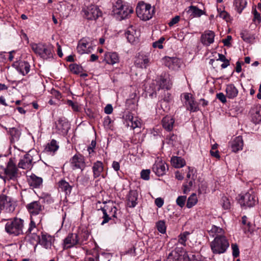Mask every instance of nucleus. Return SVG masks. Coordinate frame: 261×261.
I'll use <instances>...</instances> for the list:
<instances>
[{
  "mask_svg": "<svg viewBox=\"0 0 261 261\" xmlns=\"http://www.w3.org/2000/svg\"><path fill=\"white\" fill-rule=\"evenodd\" d=\"M240 35L242 39L247 43L252 42L255 39L254 36L250 34L247 31H243L240 34Z\"/></svg>",
  "mask_w": 261,
  "mask_h": 261,
  "instance_id": "obj_45",
  "label": "nucleus"
},
{
  "mask_svg": "<svg viewBox=\"0 0 261 261\" xmlns=\"http://www.w3.org/2000/svg\"><path fill=\"white\" fill-rule=\"evenodd\" d=\"M101 209L103 214L101 218L102 219L101 222V225H103L110 221L117 218V208L113 201H109L105 202L104 206Z\"/></svg>",
  "mask_w": 261,
  "mask_h": 261,
  "instance_id": "obj_5",
  "label": "nucleus"
},
{
  "mask_svg": "<svg viewBox=\"0 0 261 261\" xmlns=\"http://www.w3.org/2000/svg\"><path fill=\"white\" fill-rule=\"evenodd\" d=\"M92 170L94 178H97L100 176L105 178V176L103 174L104 166L101 161H97L94 162L93 164Z\"/></svg>",
  "mask_w": 261,
  "mask_h": 261,
  "instance_id": "obj_24",
  "label": "nucleus"
},
{
  "mask_svg": "<svg viewBox=\"0 0 261 261\" xmlns=\"http://www.w3.org/2000/svg\"><path fill=\"white\" fill-rule=\"evenodd\" d=\"M76 49L81 55L91 53L93 49L91 40L88 38H83L81 39L79 42Z\"/></svg>",
  "mask_w": 261,
  "mask_h": 261,
  "instance_id": "obj_13",
  "label": "nucleus"
},
{
  "mask_svg": "<svg viewBox=\"0 0 261 261\" xmlns=\"http://www.w3.org/2000/svg\"><path fill=\"white\" fill-rule=\"evenodd\" d=\"M26 208L30 215V223L29 224V230L31 231L36 227H40L43 216L41 212L44 210V206L38 201H33L26 205Z\"/></svg>",
  "mask_w": 261,
  "mask_h": 261,
  "instance_id": "obj_1",
  "label": "nucleus"
},
{
  "mask_svg": "<svg viewBox=\"0 0 261 261\" xmlns=\"http://www.w3.org/2000/svg\"><path fill=\"white\" fill-rule=\"evenodd\" d=\"M152 171L158 176L165 175L168 170L167 164L162 158L158 157L152 167Z\"/></svg>",
  "mask_w": 261,
  "mask_h": 261,
  "instance_id": "obj_12",
  "label": "nucleus"
},
{
  "mask_svg": "<svg viewBox=\"0 0 261 261\" xmlns=\"http://www.w3.org/2000/svg\"><path fill=\"white\" fill-rule=\"evenodd\" d=\"M229 246V244L226 237L215 238L210 244L211 250L214 254L225 253Z\"/></svg>",
  "mask_w": 261,
  "mask_h": 261,
  "instance_id": "obj_8",
  "label": "nucleus"
},
{
  "mask_svg": "<svg viewBox=\"0 0 261 261\" xmlns=\"http://www.w3.org/2000/svg\"><path fill=\"white\" fill-rule=\"evenodd\" d=\"M31 46L33 51L43 59L47 60L53 57L54 48L50 44L32 43Z\"/></svg>",
  "mask_w": 261,
  "mask_h": 261,
  "instance_id": "obj_4",
  "label": "nucleus"
},
{
  "mask_svg": "<svg viewBox=\"0 0 261 261\" xmlns=\"http://www.w3.org/2000/svg\"><path fill=\"white\" fill-rule=\"evenodd\" d=\"M125 123L127 126L132 129L140 127L141 126V120L136 116H134L132 113L127 114L125 116Z\"/></svg>",
  "mask_w": 261,
  "mask_h": 261,
  "instance_id": "obj_22",
  "label": "nucleus"
},
{
  "mask_svg": "<svg viewBox=\"0 0 261 261\" xmlns=\"http://www.w3.org/2000/svg\"><path fill=\"white\" fill-rule=\"evenodd\" d=\"M150 63L149 56L142 53H139L135 60V65L139 68H146Z\"/></svg>",
  "mask_w": 261,
  "mask_h": 261,
  "instance_id": "obj_21",
  "label": "nucleus"
},
{
  "mask_svg": "<svg viewBox=\"0 0 261 261\" xmlns=\"http://www.w3.org/2000/svg\"><path fill=\"white\" fill-rule=\"evenodd\" d=\"M8 133L9 135V140L11 144H14L19 140L21 132L18 129L15 127L11 128L9 129Z\"/></svg>",
  "mask_w": 261,
  "mask_h": 261,
  "instance_id": "obj_30",
  "label": "nucleus"
},
{
  "mask_svg": "<svg viewBox=\"0 0 261 261\" xmlns=\"http://www.w3.org/2000/svg\"><path fill=\"white\" fill-rule=\"evenodd\" d=\"M229 145L231 151L233 152H237L243 149L244 142L242 136H238L233 139L230 142Z\"/></svg>",
  "mask_w": 261,
  "mask_h": 261,
  "instance_id": "obj_25",
  "label": "nucleus"
},
{
  "mask_svg": "<svg viewBox=\"0 0 261 261\" xmlns=\"http://www.w3.org/2000/svg\"><path fill=\"white\" fill-rule=\"evenodd\" d=\"M27 180L30 186L35 188H39L42 186L43 181L41 177L37 176L34 174L27 176Z\"/></svg>",
  "mask_w": 261,
  "mask_h": 261,
  "instance_id": "obj_28",
  "label": "nucleus"
},
{
  "mask_svg": "<svg viewBox=\"0 0 261 261\" xmlns=\"http://www.w3.org/2000/svg\"><path fill=\"white\" fill-rule=\"evenodd\" d=\"M186 175V182L182 186L183 193H188L194 184L196 178L195 170L194 168L188 167Z\"/></svg>",
  "mask_w": 261,
  "mask_h": 261,
  "instance_id": "obj_11",
  "label": "nucleus"
},
{
  "mask_svg": "<svg viewBox=\"0 0 261 261\" xmlns=\"http://www.w3.org/2000/svg\"><path fill=\"white\" fill-rule=\"evenodd\" d=\"M156 226L159 231L162 233H165L166 231L165 223L163 221H159L156 223Z\"/></svg>",
  "mask_w": 261,
  "mask_h": 261,
  "instance_id": "obj_53",
  "label": "nucleus"
},
{
  "mask_svg": "<svg viewBox=\"0 0 261 261\" xmlns=\"http://www.w3.org/2000/svg\"><path fill=\"white\" fill-rule=\"evenodd\" d=\"M150 171L149 169L143 170L141 172V178L144 180H148L149 179V175Z\"/></svg>",
  "mask_w": 261,
  "mask_h": 261,
  "instance_id": "obj_59",
  "label": "nucleus"
},
{
  "mask_svg": "<svg viewBox=\"0 0 261 261\" xmlns=\"http://www.w3.org/2000/svg\"><path fill=\"white\" fill-rule=\"evenodd\" d=\"M125 6L121 0H117L113 5V12L117 15Z\"/></svg>",
  "mask_w": 261,
  "mask_h": 261,
  "instance_id": "obj_44",
  "label": "nucleus"
},
{
  "mask_svg": "<svg viewBox=\"0 0 261 261\" xmlns=\"http://www.w3.org/2000/svg\"><path fill=\"white\" fill-rule=\"evenodd\" d=\"M225 233V230L215 225H213L209 231L210 235L214 238L226 237Z\"/></svg>",
  "mask_w": 261,
  "mask_h": 261,
  "instance_id": "obj_34",
  "label": "nucleus"
},
{
  "mask_svg": "<svg viewBox=\"0 0 261 261\" xmlns=\"http://www.w3.org/2000/svg\"><path fill=\"white\" fill-rule=\"evenodd\" d=\"M7 222L5 224V231L10 235L19 236L23 233V223L22 219L18 218L13 219H2L1 221Z\"/></svg>",
  "mask_w": 261,
  "mask_h": 261,
  "instance_id": "obj_3",
  "label": "nucleus"
},
{
  "mask_svg": "<svg viewBox=\"0 0 261 261\" xmlns=\"http://www.w3.org/2000/svg\"><path fill=\"white\" fill-rule=\"evenodd\" d=\"M180 20V16H176L173 18L171 19V20L168 22V25L169 27H172L174 24H177Z\"/></svg>",
  "mask_w": 261,
  "mask_h": 261,
  "instance_id": "obj_60",
  "label": "nucleus"
},
{
  "mask_svg": "<svg viewBox=\"0 0 261 261\" xmlns=\"http://www.w3.org/2000/svg\"><path fill=\"white\" fill-rule=\"evenodd\" d=\"M59 147L57 142L55 140L53 139L45 145L44 152L48 154L54 155L55 152L58 150Z\"/></svg>",
  "mask_w": 261,
  "mask_h": 261,
  "instance_id": "obj_29",
  "label": "nucleus"
},
{
  "mask_svg": "<svg viewBox=\"0 0 261 261\" xmlns=\"http://www.w3.org/2000/svg\"><path fill=\"white\" fill-rule=\"evenodd\" d=\"M67 104L71 107L74 111L79 112L81 110V107L76 102H73L71 100H68L67 101Z\"/></svg>",
  "mask_w": 261,
  "mask_h": 261,
  "instance_id": "obj_56",
  "label": "nucleus"
},
{
  "mask_svg": "<svg viewBox=\"0 0 261 261\" xmlns=\"http://www.w3.org/2000/svg\"><path fill=\"white\" fill-rule=\"evenodd\" d=\"M134 12L133 7L129 5H126L121 11L117 15L121 19H125L128 17Z\"/></svg>",
  "mask_w": 261,
  "mask_h": 261,
  "instance_id": "obj_38",
  "label": "nucleus"
},
{
  "mask_svg": "<svg viewBox=\"0 0 261 261\" xmlns=\"http://www.w3.org/2000/svg\"><path fill=\"white\" fill-rule=\"evenodd\" d=\"M185 106L187 109L191 112H197L199 110L198 105L197 103L194 100V98L191 99L190 101L186 102Z\"/></svg>",
  "mask_w": 261,
  "mask_h": 261,
  "instance_id": "obj_43",
  "label": "nucleus"
},
{
  "mask_svg": "<svg viewBox=\"0 0 261 261\" xmlns=\"http://www.w3.org/2000/svg\"><path fill=\"white\" fill-rule=\"evenodd\" d=\"M231 247L232 250V255L234 257H237L239 256L240 251L239 247L237 244H232Z\"/></svg>",
  "mask_w": 261,
  "mask_h": 261,
  "instance_id": "obj_58",
  "label": "nucleus"
},
{
  "mask_svg": "<svg viewBox=\"0 0 261 261\" xmlns=\"http://www.w3.org/2000/svg\"><path fill=\"white\" fill-rule=\"evenodd\" d=\"M98 261H110L111 255L109 253H102L100 255L96 254Z\"/></svg>",
  "mask_w": 261,
  "mask_h": 261,
  "instance_id": "obj_52",
  "label": "nucleus"
},
{
  "mask_svg": "<svg viewBox=\"0 0 261 261\" xmlns=\"http://www.w3.org/2000/svg\"><path fill=\"white\" fill-rule=\"evenodd\" d=\"M163 60L165 66L173 70L179 69L182 64L181 60L176 57H165Z\"/></svg>",
  "mask_w": 261,
  "mask_h": 261,
  "instance_id": "obj_18",
  "label": "nucleus"
},
{
  "mask_svg": "<svg viewBox=\"0 0 261 261\" xmlns=\"http://www.w3.org/2000/svg\"><path fill=\"white\" fill-rule=\"evenodd\" d=\"M226 96H225L223 93L220 92L219 93H217L216 95V97L217 99H218L221 102H222L223 103H225L226 102Z\"/></svg>",
  "mask_w": 261,
  "mask_h": 261,
  "instance_id": "obj_61",
  "label": "nucleus"
},
{
  "mask_svg": "<svg viewBox=\"0 0 261 261\" xmlns=\"http://www.w3.org/2000/svg\"><path fill=\"white\" fill-rule=\"evenodd\" d=\"M17 69L20 73L22 75H25L29 72L30 70V65L28 62H21L19 64Z\"/></svg>",
  "mask_w": 261,
  "mask_h": 261,
  "instance_id": "obj_42",
  "label": "nucleus"
},
{
  "mask_svg": "<svg viewBox=\"0 0 261 261\" xmlns=\"http://www.w3.org/2000/svg\"><path fill=\"white\" fill-rule=\"evenodd\" d=\"M136 11L138 17L143 20L150 19L154 13V9L151 6L143 2L138 3Z\"/></svg>",
  "mask_w": 261,
  "mask_h": 261,
  "instance_id": "obj_7",
  "label": "nucleus"
},
{
  "mask_svg": "<svg viewBox=\"0 0 261 261\" xmlns=\"http://www.w3.org/2000/svg\"><path fill=\"white\" fill-rule=\"evenodd\" d=\"M70 70L71 72L75 74H79L82 72L83 68L81 66L76 64H73L69 66Z\"/></svg>",
  "mask_w": 261,
  "mask_h": 261,
  "instance_id": "obj_49",
  "label": "nucleus"
},
{
  "mask_svg": "<svg viewBox=\"0 0 261 261\" xmlns=\"http://www.w3.org/2000/svg\"><path fill=\"white\" fill-rule=\"evenodd\" d=\"M120 57L118 54L114 51L105 53L103 61L108 64L113 65L119 62Z\"/></svg>",
  "mask_w": 261,
  "mask_h": 261,
  "instance_id": "obj_23",
  "label": "nucleus"
},
{
  "mask_svg": "<svg viewBox=\"0 0 261 261\" xmlns=\"http://www.w3.org/2000/svg\"><path fill=\"white\" fill-rule=\"evenodd\" d=\"M252 121L254 123L261 122V105L254 106L250 111Z\"/></svg>",
  "mask_w": 261,
  "mask_h": 261,
  "instance_id": "obj_26",
  "label": "nucleus"
},
{
  "mask_svg": "<svg viewBox=\"0 0 261 261\" xmlns=\"http://www.w3.org/2000/svg\"><path fill=\"white\" fill-rule=\"evenodd\" d=\"M112 122V120L109 116H107L103 121V125L107 128H110V124Z\"/></svg>",
  "mask_w": 261,
  "mask_h": 261,
  "instance_id": "obj_64",
  "label": "nucleus"
},
{
  "mask_svg": "<svg viewBox=\"0 0 261 261\" xmlns=\"http://www.w3.org/2000/svg\"><path fill=\"white\" fill-rule=\"evenodd\" d=\"M171 163L176 168H182L186 165L185 160L179 156H173L171 159Z\"/></svg>",
  "mask_w": 261,
  "mask_h": 261,
  "instance_id": "obj_39",
  "label": "nucleus"
},
{
  "mask_svg": "<svg viewBox=\"0 0 261 261\" xmlns=\"http://www.w3.org/2000/svg\"><path fill=\"white\" fill-rule=\"evenodd\" d=\"M186 200V196H179L176 199V203L180 207L182 208L185 205Z\"/></svg>",
  "mask_w": 261,
  "mask_h": 261,
  "instance_id": "obj_55",
  "label": "nucleus"
},
{
  "mask_svg": "<svg viewBox=\"0 0 261 261\" xmlns=\"http://www.w3.org/2000/svg\"><path fill=\"white\" fill-rule=\"evenodd\" d=\"M166 261H200L194 255L190 258L187 254L180 255L176 251H173L168 255Z\"/></svg>",
  "mask_w": 261,
  "mask_h": 261,
  "instance_id": "obj_16",
  "label": "nucleus"
},
{
  "mask_svg": "<svg viewBox=\"0 0 261 261\" xmlns=\"http://www.w3.org/2000/svg\"><path fill=\"white\" fill-rule=\"evenodd\" d=\"M190 233L188 231H185L183 233H180L178 236V242L186 246V241L189 238Z\"/></svg>",
  "mask_w": 261,
  "mask_h": 261,
  "instance_id": "obj_48",
  "label": "nucleus"
},
{
  "mask_svg": "<svg viewBox=\"0 0 261 261\" xmlns=\"http://www.w3.org/2000/svg\"><path fill=\"white\" fill-rule=\"evenodd\" d=\"M0 209L6 213L13 212L15 210V204L12 198L4 195L0 196Z\"/></svg>",
  "mask_w": 261,
  "mask_h": 261,
  "instance_id": "obj_14",
  "label": "nucleus"
},
{
  "mask_svg": "<svg viewBox=\"0 0 261 261\" xmlns=\"http://www.w3.org/2000/svg\"><path fill=\"white\" fill-rule=\"evenodd\" d=\"M59 188L62 191L64 192L66 194H70L71 192L72 186L65 180H61L58 182Z\"/></svg>",
  "mask_w": 261,
  "mask_h": 261,
  "instance_id": "obj_41",
  "label": "nucleus"
},
{
  "mask_svg": "<svg viewBox=\"0 0 261 261\" xmlns=\"http://www.w3.org/2000/svg\"><path fill=\"white\" fill-rule=\"evenodd\" d=\"M187 13L190 14V16L193 17H200L204 14L202 10L198 9L196 6H191L188 8Z\"/></svg>",
  "mask_w": 261,
  "mask_h": 261,
  "instance_id": "obj_37",
  "label": "nucleus"
},
{
  "mask_svg": "<svg viewBox=\"0 0 261 261\" xmlns=\"http://www.w3.org/2000/svg\"><path fill=\"white\" fill-rule=\"evenodd\" d=\"M225 92L227 97L229 99L234 98L238 96L239 93L238 89L232 84L226 86Z\"/></svg>",
  "mask_w": 261,
  "mask_h": 261,
  "instance_id": "obj_33",
  "label": "nucleus"
},
{
  "mask_svg": "<svg viewBox=\"0 0 261 261\" xmlns=\"http://www.w3.org/2000/svg\"><path fill=\"white\" fill-rule=\"evenodd\" d=\"M6 177L9 179L14 180L18 176L17 168L12 159H10L8 162L6 168L5 169Z\"/></svg>",
  "mask_w": 261,
  "mask_h": 261,
  "instance_id": "obj_17",
  "label": "nucleus"
},
{
  "mask_svg": "<svg viewBox=\"0 0 261 261\" xmlns=\"http://www.w3.org/2000/svg\"><path fill=\"white\" fill-rule=\"evenodd\" d=\"M215 36L214 32L212 31H205L201 35V41L203 45L208 46L214 42Z\"/></svg>",
  "mask_w": 261,
  "mask_h": 261,
  "instance_id": "obj_27",
  "label": "nucleus"
},
{
  "mask_svg": "<svg viewBox=\"0 0 261 261\" xmlns=\"http://www.w3.org/2000/svg\"><path fill=\"white\" fill-rule=\"evenodd\" d=\"M155 204L159 208L161 207L164 203V201L163 198L161 197L157 198L154 201Z\"/></svg>",
  "mask_w": 261,
  "mask_h": 261,
  "instance_id": "obj_63",
  "label": "nucleus"
},
{
  "mask_svg": "<svg viewBox=\"0 0 261 261\" xmlns=\"http://www.w3.org/2000/svg\"><path fill=\"white\" fill-rule=\"evenodd\" d=\"M218 14L217 16V18H221L225 20L226 22H229L231 20L230 17L227 12H226L225 11H220L219 9H218Z\"/></svg>",
  "mask_w": 261,
  "mask_h": 261,
  "instance_id": "obj_50",
  "label": "nucleus"
},
{
  "mask_svg": "<svg viewBox=\"0 0 261 261\" xmlns=\"http://www.w3.org/2000/svg\"><path fill=\"white\" fill-rule=\"evenodd\" d=\"M198 201V199L196 194H192L188 199L187 202V207L189 208L194 206Z\"/></svg>",
  "mask_w": 261,
  "mask_h": 261,
  "instance_id": "obj_46",
  "label": "nucleus"
},
{
  "mask_svg": "<svg viewBox=\"0 0 261 261\" xmlns=\"http://www.w3.org/2000/svg\"><path fill=\"white\" fill-rule=\"evenodd\" d=\"M33 156L30 153L25 154L19 161L18 166L20 168L30 170L32 167Z\"/></svg>",
  "mask_w": 261,
  "mask_h": 261,
  "instance_id": "obj_19",
  "label": "nucleus"
},
{
  "mask_svg": "<svg viewBox=\"0 0 261 261\" xmlns=\"http://www.w3.org/2000/svg\"><path fill=\"white\" fill-rule=\"evenodd\" d=\"M125 34L130 43H133L138 39V36L137 33L133 26L128 27Z\"/></svg>",
  "mask_w": 261,
  "mask_h": 261,
  "instance_id": "obj_31",
  "label": "nucleus"
},
{
  "mask_svg": "<svg viewBox=\"0 0 261 261\" xmlns=\"http://www.w3.org/2000/svg\"><path fill=\"white\" fill-rule=\"evenodd\" d=\"M247 4V0H234L233 6L235 10L241 14L246 8Z\"/></svg>",
  "mask_w": 261,
  "mask_h": 261,
  "instance_id": "obj_40",
  "label": "nucleus"
},
{
  "mask_svg": "<svg viewBox=\"0 0 261 261\" xmlns=\"http://www.w3.org/2000/svg\"><path fill=\"white\" fill-rule=\"evenodd\" d=\"M102 14L99 8L93 4L83 7L81 11L83 18L88 20H96L102 16Z\"/></svg>",
  "mask_w": 261,
  "mask_h": 261,
  "instance_id": "obj_6",
  "label": "nucleus"
},
{
  "mask_svg": "<svg viewBox=\"0 0 261 261\" xmlns=\"http://www.w3.org/2000/svg\"><path fill=\"white\" fill-rule=\"evenodd\" d=\"M39 227H36L31 231L28 228L27 231V235L33 243L36 242L45 249H50L55 241L54 238L46 232L40 231Z\"/></svg>",
  "mask_w": 261,
  "mask_h": 261,
  "instance_id": "obj_2",
  "label": "nucleus"
},
{
  "mask_svg": "<svg viewBox=\"0 0 261 261\" xmlns=\"http://www.w3.org/2000/svg\"><path fill=\"white\" fill-rule=\"evenodd\" d=\"M165 41V38L163 37H161L159 40L154 42L152 44V46L154 48H159L162 49L163 48V43Z\"/></svg>",
  "mask_w": 261,
  "mask_h": 261,
  "instance_id": "obj_57",
  "label": "nucleus"
},
{
  "mask_svg": "<svg viewBox=\"0 0 261 261\" xmlns=\"http://www.w3.org/2000/svg\"><path fill=\"white\" fill-rule=\"evenodd\" d=\"M174 119L171 116H166L162 119L163 127L166 130L170 131L172 129Z\"/></svg>",
  "mask_w": 261,
  "mask_h": 261,
  "instance_id": "obj_35",
  "label": "nucleus"
},
{
  "mask_svg": "<svg viewBox=\"0 0 261 261\" xmlns=\"http://www.w3.org/2000/svg\"><path fill=\"white\" fill-rule=\"evenodd\" d=\"M221 204L225 210H228L230 207V202L229 198L226 196L222 197Z\"/></svg>",
  "mask_w": 261,
  "mask_h": 261,
  "instance_id": "obj_51",
  "label": "nucleus"
},
{
  "mask_svg": "<svg viewBox=\"0 0 261 261\" xmlns=\"http://www.w3.org/2000/svg\"><path fill=\"white\" fill-rule=\"evenodd\" d=\"M252 13L253 14V18L252 21L254 22L255 24H258L260 23V22H261V17L259 13H258L257 12L256 9L253 10Z\"/></svg>",
  "mask_w": 261,
  "mask_h": 261,
  "instance_id": "obj_54",
  "label": "nucleus"
},
{
  "mask_svg": "<svg viewBox=\"0 0 261 261\" xmlns=\"http://www.w3.org/2000/svg\"><path fill=\"white\" fill-rule=\"evenodd\" d=\"M156 83L158 84L156 88L158 90L161 89L169 90L171 88L172 85L169 75L166 74L162 75L156 82Z\"/></svg>",
  "mask_w": 261,
  "mask_h": 261,
  "instance_id": "obj_20",
  "label": "nucleus"
},
{
  "mask_svg": "<svg viewBox=\"0 0 261 261\" xmlns=\"http://www.w3.org/2000/svg\"><path fill=\"white\" fill-rule=\"evenodd\" d=\"M81 240H84V244L85 243V242L89 238V233L87 231L82 232L80 234H78Z\"/></svg>",
  "mask_w": 261,
  "mask_h": 261,
  "instance_id": "obj_62",
  "label": "nucleus"
},
{
  "mask_svg": "<svg viewBox=\"0 0 261 261\" xmlns=\"http://www.w3.org/2000/svg\"><path fill=\"white\" fill-rule=\"evenodd\" d=\"M70 163L73 170L80 169L83 171L86 166L85 157L80 153L74 155L70 159Z\"/></svg>",
  "mask_w": 261,
  "mask_h": 261,
  "instance_id": "obj_15",
  "label": "nucleus"
},
{
  "mask_svg": "<svg viewBox=\"0 0 261 261\" xmlns=\"http://www.w3.org/2000/svg\"><path fill=\"white\" fill-rule=\"evenodd\" d=\"M96 141L92 140L90 145L87 147V151L88 152L89 155L88 158L91 159L93 156H94L96 154L95 151V148L96 146Z\"/></svg>",
  "mask_w": 261,
  "mask_h": 261,
  "instance_id": "obj_47",
  "label": "nucleus"
},
{
  "mask_svg": "<svg viewBox=\"0 0 261 261\" xmlns=\"http://www.w3.org/2000/svg\"><path fill=\"white\" fill-rule=\"evenodd\" d=\"M239 201L242 206L251 207L256 204L257 199L253 190L250 189L246 193L240 195Z\"/></svg>",
  "mask_w": 261,
  "mask_h": 261,
  "instance_id": "obj_9",
  "label": "nucleus"
},
{
  "mask_svg": "<svg viewBox=\"0 0 261 261\" xmlns=\"http://www.w3.org/2000/svg\"><path fill=\"white\" fill-rule=\"evenodd\" d=\"M138 196L136 191H130L127 198V205L130 207H134L137 204Z\"/></svg>",
  "mask_w": 261,
  "mask_h": 261,
  "instance_id": "obj_32",
  "label": "nucleus"
},
{
  "mask_svg": "<svg viewBox=\"0 0 261 261\" xmlns=\"http://www.w3.org/2000/svg\"><path fill=\"white\" fill-rule=\"evenodd\" d=\"M84 245V240H81L79 234L76 233H69L63 240L62 247L64 250Z\"/></svg>",
  "mask_w": 261,
  "mask_h": 261,
  "instance_id": "obj_10",
  "label": "nucleus"
},
{
  "mask_svg": "<svg viewBox=\"0 0 261 261\" xmlns=\"http://www.w3.org/2000/svg\"><path fill=\"white\" fill-rule=\"evenodd\" d=\"M56 127L59 133L63 135L66 134L70 128L68 122L65 120H59Z\"/></svg>",
  "mask_w": 261,
  "mask_h": 261,
  "instance_id": "obj_36",
  "label": "nucleus"
}]
</instances>
